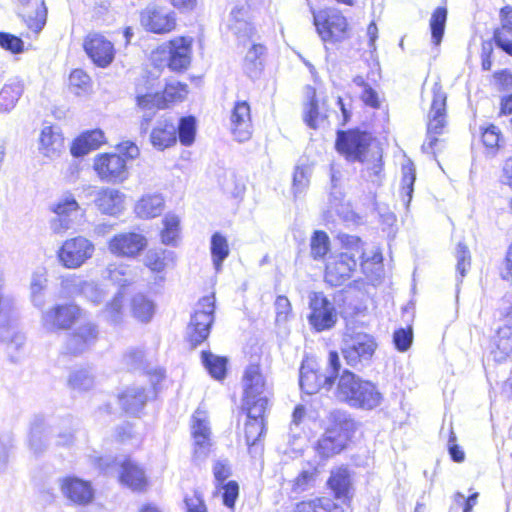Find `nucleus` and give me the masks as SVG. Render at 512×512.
Returning <instances> with one entry per match:
<instances>
[{
    "instance_id": "13d9d810",
    "label": "nucleus",
    "mask_w": 512,
    "mask_h": 512,
    "mask_svg": "<svg viewBox=\"0 0 512 512\" xmlns=\"http://www.w3.org/2000/svg\"><path fill=\"white\" fill-rule=\"evenodd\" d=\"M244 406L247 410V419H264L268 408V396H260L254 399L244 398Z\"/></svg>"
},
{
    "instance_id": "20e7f679",
    "label": "nucleus",
    "mask_w": 512,
    "mask_h": 512,
    "mask_svg": "<svg viewBox=\"0 0 512 512\" xmlns=\"http://www.w3.org/2000/svg\"><path fill=\"white\" fill-rule=\"evenodd\" d=\"M341 370L339 354L336 351H330L328 356V373L322 374L310 368L307 364H302L299 371V384L302 391L308 395L317 393L321 388L329 391Z\"/></svg>"
},
{
    "instance_id": "a19ab883",
    "label": "nucleus",
    "mask_w": 512,
    "mask_h": 512,
    "mask_svg": "<svg viewBox=\"0 0 512 512\" xmlns=\"http://www.w3.org/2000/svg\"><path fill=\"white\" fill-rule=\"evenodd\" d=\"M105 277L120 287L128 286L135 281L133 269L122 263L109 264L105 270Z\"/></svg>"
},
{
    "instance_id": "a211bd4d",
    "label": "nucleus",
    "mask_w": 512,
    "mask_h": 512,
    "mask_svg": "<svg viewBox=\"0 0 512 512\" xmlns=\"http://www.w3.org/2000/svg\"><path fill=\"white\" fill-rule=\"evenodd\" d=\"M192 436L194 439V461H204L210 452V427L204 412L197 410L192 417Z\"/></svg>"
},
{
    "instance_id": "f257e3e1",
    "label": "nucleus",
    "mask_w": 512,
    "mask_h": 512,
    "mask_svg": "<svg viewBox=\"0 0 512 512\" xmlns=\"http://www.w3.org/2000/svg\"><path fill=\"white\" fill-rule=\"evenodd\" d=\"M338 377L335 396L339 401L350 407L365 410H371L380 405L382 394L374 383L363 380L346 369Z\"/></svg>"
},
{
    "instance_id": "423d86ee",
    "label": "nucleus",
    "mask_w": 512,
    "mask_h": 512,
    "mask_svg": "<svg viewBox=\"0 0 512 512\" xmlns=\"http://www.w3.org/2000/svg\"><path fill=\"white\" fill-rule=\"evenodd\" d=\"M214 302V296L203 297L191 316L187 327V339L192 347L204 342L210 334V328L214 321Z\"/></svg>"
},
{
    "instance_id": "6ab92c4d",
    "label": "nucleus",
    "mask_w": 512,
    "mask_h": 512,
    "mask_svg": "<svg viewBox=\"0 0 512 512\" xmlns=\"http://www.w3.org/2000/svg\"><path fill=\"white\" fill-rule=\"evenodd\" d=\"M141 25L156 34L168 33L174 29L176 19L173 12L156 6H148L141 12Z\"/></svg>"
},
{
    "instance_id": "39448f33",
    "label": "nucleus",
    "mask_w": 512,
    "mask_h": 512,
    "mask_svg": "<svg viewBox=\"0 0 512 512\" xmlns=\"http://www.w3.org/2000/svg\"><path fill=\"white\" fill-rule=\"evenodd\" d=\"M446 93L437 84L433 87V99L428 115L427 136L422 144L424 153H435V147L439 142L438 135L444 133L446 126Z\"/></svg>"
},
{
    "instance_id": "4c0bfd02",
    "label": "nucleus",
    "mask_w": 512,
    "mask_h": 512,
    "mask_svg": "<svg viewBox=\"0 0 512 512\" xmlns=\"http://www.w3.org/2000/svg\"><path fill=\"white\" fill-rule=\"evenodd\" d=\"M174 263V252L166 249H150L147 251L144 264L152 272L162 273L170 264Z\"/></svg>"
},
{
    "instance_id": "4be33fe9",
    "label": "nucleus",
    "mask_w": 512,
    "mask_h": 512,
    "mask_svg": "<svg viewBox=\"0 0 512 512\" xmlns=\"http://www.w3.org/2000/svg\"><path fill=\"white\" fill-rule=\"evenodd\" d=\"M231 132L239 142H245L252 136L251 109L247 101H237L230 116Z\"/></svg>"
},
{
    "instance_id": "473e14b6",
    "label": "nucleus",
    "mask_w": 512,
    "mask_h": 512,
    "mask_svg": "<svg viewBox=\"0 0 512 512\" xmlns=\"http://www.w3.org/2000/svg\"><path fill=\"white\" fill-rule=\"evenodd\" d=\"M265 432V419H247L245 423V440L248 446L249 454L252 457L260 455L263 447L260 443Z\"/></svg>"
},
{
    "instance_id": "72a5a7b5",
    "label": "nucleus",
    "mask_w": 512,
    "mask_h": 512,
    "mask_svg": "<svg viewBox=\"0 0 512 512\" xmlns=\"http://www.w3.org/2000/svg\"><path fill=\"white\" fill-rule=\"evenodd\" d=\"M123 410L130 415H137L147 401V395L143 387L127 388L118 397Z\"/></svg>"
},
{
    "instance_id": "6e6d98bb",
    "label": "nucleus",
    "mask_w": 512,
    "mask_h": 512,
    "mask_svg": "<svg viewBox=\"0 0 512 512\" xmlns=\"http://www.w3.org/2000/svg\"><path fill=\"white\" fill-rule=\"evenodd\" d=\"M80 206L72 194L63 195L55 204L51 206L55 215L73 218L78 214Z\"/></svg>"
},
{
    "instance_id": "37998d69",
    "label": "nucleus",
    "mask_w": 512,
    "mask_h": 512,
    "mask_svg": "<svg viewBox=\"0 0 512 512\" xmlns=\"http://www.w3.org/2000/svg\"><path fill=\"white\" fill-rule=\"evenodd\" d=\"M318 470L312 465L302 468L298 475L291 481V492L300 494L314 488Z\"/></svg>"
},
{
    "instance_id": "f704fd0d",
    "label": "nucleus",
    "mask_w": 512,
    "mask_h": 512,
    "mask_svg": "<svg viewBox=\"0 0 512 512\" xmlns=\"http://www.w3.org/2000/svg\"><path fill=\"white\" fill-rule=\"evenodd\" d=\"M501 27L494 32L496 45L512 55V8L507 7L501 10Z\"/></svg>"
},
{
    "instance_id": "c85d7f7f",
    "label": "nucleus",
    "mask_w": 512,
    "mask_h": 512,
    "mask_svg": "<svg viewBox=\"0 0 512 512\" xmlns=\"http://www.w3.org/2000/svg\"><path fill=\"white\" fill-rule=\"evenodd\" d=\"M244 398L254 399L260 396H267L264 378L260 373L259 366L250 365L243 376Z\"/></svg>"
},
{
    "instance_id": "774afa93",
    "label": "nucleus",
    "mask_w": 512,
    "mask_h": 512,
    "mask_svg": "<svg viewBox=\"0 0 512 512\" xmlns=\"http://www.w3.org/2000/svg\"><path fill=\"white\" fill-rule=\"evenodd\" d=\"M413 341V332L409 328H399L393 334V342L396 349L400 352L407 351Z\"/></svg>"
},
{
    "instance_id": "3c124183",
    "label": "nucleus",
    "mask_w": 512,
    "mask_h": 512,
    "mask_svg": "<svg viewBox=\"0 0 512 512\" xmlns=\"http://www.w3.org/2000/svg\"><path fill=\"white\" fill-rule=\"evenodd\" d=\"M330 250V239L326 232L316 230L310 240V254L314 260H322Z\"/></svg>"
},
{
    "instance_id": "c756f323",
    "label": "nucleus",
    "mask_w": 512,
    "mask_h": 512,
    "mask_svg": "<svg viewBox=\"0 0 512 512\" xmlns=\"http://www.w3.org/2000/svg\"><path fill=\"white\" fill-rule=\"evenodd\" d=\"M18 14L27 28L35 34L44 28L47 21V8L44 0H40V3L36 1L35 7L21 8Z\"/></svg>"
},
{
    "instance_id": "7ed1b4c3",
    "label": "nucleus",
    "mask_w": 512,
    "mask_h": 512,
    "mask_svg": "<svg viewBox=\"0 0 512 512\" xmlns=\"http://www.w3.org/2000/svg\"><path fill=\"white\" fill-rule=\"evenodd\" d=\"M97 467L106 475L117 474L120 482L133 491H143L147 486L145 471L129 458L118 460L111 456L100 457Z\"/></svg>"
},
{
    "instance_id": "79ce46f5",
    "label": "nucleus",
    "mask_w": 512,
    "mask_h": 512,
    "mask_svg": "<svg viewBox=\"0 0 512 512\" xmlns=\"http://www.w3.org/2000/svg\"><path fill=\"white\" fill-rule=\"evenodd\" d=\"M328 485L334 492L336 498L340 499L346 497L351 486L349 470L344 467L333 470L328 479Z\"/></svg>"
},
{
    "instance_id": "393cba45",
    "label": "nucleus",
    "mask_w": 512,
    "mask_h": 512,
    "mask_svg": "<svg viewBox=\"0 0 512 512\" xmlns=\"http://www.w3.org/2000/svg\"><path fill=\"white\" fill-rule=\"evenodd\" d=\"M18 307L16 299L10 294H0V341L10 337L13 325H16Z\"/></svg>"
},
{
    "instance_id": "f3484780",
    "label": "nucleus",
    "mask_w": 512,
    "mask_h": 512,
    "mask_svg": "<svg viewBox=\"0 0 512 512\" xmlns=\"http://www.w3.org/2000/svg\"><path fill=\"white\" fill-rule=\"evenodd\" d=\"M146 246V237L135 232L116 234L108 242V249L112 254L125 258L138 256Z\"/></svg>"
},
{
    "instance_id": "c03bdc74",
    "label": "nucleus",
    "mask_w": 512,
    "mask_h": 512,
    "mask_svg": "<svg viewBox=\"0 0 512 512\" xmlns=\"http://www.w3.org/2000/svg\"><path fill=\"white\" fill-rule=\"evenodd\" d=\"M201 360L205 369L213 378L221 380L226 376V357L215 355L210 351H202Z\"/></svg>"
},
{
    "instance_id": "69168bd1",
    "label": "nucleus",
    "mask_w": 512,
    "mask_h": 512,
    "mask_svg": "<svg viewBox=\"0 0 512 512\" xmlns=\"http://www.w3.org/2000/svg\"><path fill=\"white\" fill-rule=\"evenodd\" d=\"M344 252L354 253L355 259L364 255V243L355 235L344 234L340 236Z\"/></svg>"
},
{
    "instance_id": "b1692460",
    "label": "nucleus",
    "mask_w": 512,
    "mask_h": 512,
    "mask_svg": "<svg viewBox=\"0 0 512 512\" xmlns=\"http://www.w3.org/2000/svg\"><path fill=\"white\" fill-rule=\"evenodd\" d=\"M228 27L240 42L245 44L252 39L255 29L248 21V8L245 5L235 6L231 10Z\"/></svg>"
},
{
    "instance_id": "49530a36",
    "label": "nucleus",
    "mask_w": 512,
    "mask_h": 512,
    "mask_svg": "<svg viewBox=\"0 0 512 512\" xmlns=\"http://www.w3.org/2000/svg\"><path fill=\"white\" fill-rule=\"evenodd\" d=\"M416 169L412 162L402 165L401 196L406 207L409 206L414 192Z\"/></svg>"
},
{
    "instance_id": "4468645a",
    "label": "nucleus",
    "mask_w": 512,
    "mask_h": 512,
    "mask_svg": "<svg viewBox=\"0 0 512 512\" xmlns=\"http://www.w3.org/2000/svg\"><path fill=\"white\" fill-rule=\"evenodd\" d=\"M81 317V309L75 304H57L43 312L41 322L49 332L67 330Z\"/></svg>"
},
{
    "instance_id": "c9c22d12",
    "label": "nucleus",
    "mask_w": 512,
    "mask_h": 512,
    "mask_svg": "<svg viewBox=\"0 0 512 512\" xmlns=\"http://www.w3.org/2000/svg\"><path fill=\"white\" fill-rule=\"evenodd\" d=\"M49 430L42 417H35L31 423L29 447L35 455L42 454L47 448Z\"/></svg>"
},
{
    "instance_id": "bb28decb",
    "label": "nucleus",
    "mask_w": 512,
    "mask_h": 512,
    "mask_svg": "<svg viewBox=\"0 0 512 512\" xmlns=\"http://www.w3.org/2000/svg\"><path fill=\"white\" fill-rule=\"evenodd\" d=\"M61 489L68 499L77 504H88L94 497L90 483L79 478H65L62 482Z\"/></svg>"
},
{
    "instance_id": "a18cd8bd",
    "label": "nucleus",
    "mask_w": 512,
    "mask_h": 512,
    "mask_svg": "<svg viewBox=\"0 0 512 512\" xmlns=\"http://www.w3.org/2000/svg\"><path fill=\"white\" fill-rule=\"evenodd\" d=\"M95 377L93 373L86 369L81 368L74 370L70 373L68 378V385L72 390L78 392L89 391L94 387Z\"/></svg>"
},
{
    "instance_id": "1a4fd4ad",
    "label": "nucleus",
    "mask_w": 512,
    "mask_h": 512,
    "mask_svg": "<svg viewBox=\"0 0 512 512\" xmlns=\"http://www.w3.org/2000/svg\"><path fill=\"white\" fill-rule=\"evenodd\" d=\"M93 168L101 181L106 183H122L129 176L126 159L116 153L97 155Z\"/></svg>"
},
{
    "instance_id": "a878e982",
    "label": "nucleus",
    "mask_w": 512,
    "mask_h": 512,
    "mask_svg": "<svg viewBox=\"0 0 512 512\" xmlns=\"http://www.w3.org/2000/svg\"><path fill=\"white\" fill-rule=\"evenodd\" d=\"M63 149L64 138L60 131L52 126H45L39 136V153L46 158L55 159Z\"/></svg>"
},
{
    "instance_id": "f8f14e48",
    "label": "nucleus",
    "mask_w": 512,
    "mask_h": 512,
    "mask_svg": "<svg viewBox=\"0 0 512 512\" xmlns=\"http://www.w3.org/2000/svg\"><path fill=\"white\" fill-rule=\"evenodd\" d=\"M187 85L180 82H168L162 93H147L136 97L141 109H165L170 104L182 101L188 93Z\"/></svg>"
},
{
    "instance_id": "603ef678",
    "label": "nucleus",
    "mask_w": 512,
    "mask_h": 512,
    "mask_svg": "<svg viewBox=\"0 0 512 512\" xmlns=\"http://www.w3.org/2000/svg\"><path fill=\"white\" fill-rule=\"evenodd\" d=\"M265 52V47L261 44H253L245 56V71L250 78L258 76L262 69L260 56Z\"/></svg>"
},
{
    "instance_id": "052dcab7",
    "label": "nucleus",
    "mask_w": 512,
    "mask_h": 512,
    "mask_svg": "<svg viewBox=\"0 0 512 512\" xmlns=\"http://www.w3.org/2000/svg\"><path fill=\"white\" fill-rule=\"evenodd\" d=\"M311 170L309 167L297 166L293 174V192L297 197L309 186Z\"/></svg>"
},
{
    "instance_id": "5fc2aeb1",
    "label": "nucleus",
    "mask_w": 512,
    "mask_h": 512,
    "mask_svg": "<svg viewBox=\"0 0 512 512\" xmlns=\"http://www.w3.org/2000/svg\"><path fill=\"white\" fill-rule=\"evenodd\" d=\"M176 128L180 143L184 146L192 145L196 134V119L193 116L182 117Z\"/></svg>"
},
{
    "instance_id": "0e129e2a",
    "label": "nucleus",
    "mask_w": 512,
    "mask_h": 512,
    "mask_svg": "<svg viewBox=\"0 0 512 512\" xmlns=\"http://www.w3.org/2000/svg\"><path fill=\"white\" fill-rule=\"evenodd\" d=\"M0 46L13 54H19L24 51L22 39L7 32H0Z\"/></svg>"
},
{
    "instance_id": "4d7b16f0",
    "label": "nucleus",
    "mask_w": 512,
    "mask_h": 512,
    "mask_svg": "<svg viewBox=\"0 0 512 512\" xmlns=\"http://www.w3.org/2000/svg\"><path fill=\"white\" fill-rule=\"evenodd\" d=\"M456 258V272L458 274L457 280L461 279L466 275L467 271L471 267V254L466 244L459 242L455 249Z\"/></svg>"
},
{
    "instance_id": "7c9ffc66",
    "label": "nucleus",
    "mask_w": 512,
    "mask_h": 512,
    "mask_svg": "<svg viewBox=\"0 0 512 512\" xmlns=\"http://www.w3.org/2000/svg\"><path fill=\"white\" fill-rule=\"evenodd\" d=\"M503 325L497 329V348L506 356L512 355V304L501 309Z\"/></svg>"
},
{
    "instance_id": "6e6552de",
    "label": "nucleus",
    "mask_w": 512,
    "mask_h": 512,
    "mask_svg": "<svg viewBox=\"0 0 512 512\" xmlns=\"http://www.w3.org/2000/svg\"><path fill=\"white\" fill-rule=\"evenodd\" d=\"M309 308L311 313L308 321L316 331L334 327L337 321L335 306L322 292H312L309 295Z\"/></svg>"
},
{
    "instance_id": "ea45409f",
    "label": "nucleus",
    "mask_w": 512,
    "mask_h": 512,
    "mask_svg": "<svg viewBox=\"0 0 512 512\" xmlns=\"http://www.w3.org/2000/svg\"><path fill=\"white\" fill-rule=\"evenodd\" d=\"M210 253L215 270L220 272L223 262L229 256L230 250L226 237L219 232H215L211 236Z\"/></svg>"
},
{
    "instance_id": "338daca9",
    "label": "nucleus",
    "mask_w": 512,
    "mask_h": 512,
    "mask_svg": "<svg viewBox=\"0 0 512 512\" xmlns=\"http://www.w3.org/2000/svg\"><path fill=\"white\" fill-rule=\"evenodd\" d=\"M123 364L128 370H139L143 367L144 352L141 349H128L123 355Z\"/></svg>"
},
{
    "instance_id": "412c9836",
    "label": "nucleus",
    "mask_w": 512,
    "mask_h": 512,
    "mask_svg": "<svg viewBox=\"0 0 512 512\" xmlns=\"http://www.w3.org/2000/svg\"><path fill=\"white\" fill-rule=\"evenodd\" d=\"M176 121V118L169 114H164L157 119L150 133V143L155 149L163 151L176 144Z\"/></svg>"
},
{
    "instance_id": "bf43d9fd",
    "label": "nucleus",
    "mask_w": 512,
    "mask_h": 512,
    "mask_svg": "<svg viewBox=\"0 0 512 512\" xmlns=\"http://www.w3.org/2000/svg\"><path fill=\"white\" fill-rule=\"evenodd\" d=\"M124 296L121 291L115 294L112 301L107 304L103 311L105 318L113 323L118 324L122 319V308H123Z\"/></svg>"
},
{
    "instance_id": "2eb2a0df",
    "label": "nucleus",
    "mask_w": 512,
    "mask_h": 512,
    "mask_svg": "<svg viewBox=\"0 0 512 512\" xmlns=\"http://www.w3.org/2000/svg\"><path fill=\"white\" fill-rule=\"evenodd\" d=\"M82 195L94 202L103 214L116 215L124 208L125 195L117 189L87 186Z\"/></svg>"
},
{
    "instance_id": "8fccbe9b",
    "label": "nucleus",
    "mask_w": 512,
    "mask_h": 512,
    "mask_svg": "<svg viewBox=\"0 0 512 512\" xmlns=\"http://www.w3.org/2000/svg\"><path fill=\"white\" fill-rule=\"evenodd\" d=\"M23 93L20 82L5 85L0 91V111H10Z\"/></svg>"
},
{
    "instance_id": "9b49d317",
    "label": "nucleus",
    "mask_w": 512,
    "mask_h": 512,
    "mask_svg": "<svg viewBox=\"0 0 512 512\" xmlns=\"http://www.w3.org/2000/svg\"><path fill=\"white\" fill-rule=\"evenodd\" d=\"M170 70L180 72L186 70L191 63L192 39L177 37L159 47Z\"/></svg>"
},
{
    "instance_id": "cd10ccee",
    "label": "nucleus",
    "mask_w": 512,
    "mask_h": 512,
    "mask_svg": "<svg viewBox=\"0 0 512 512\" xmlns=\"http://www.w3.org/2000/svg\"><path fill=\"white\" fill-rule=\"evenodd\" d=\"M105 142L102 130L87 131L74 140L71 146V154L74 157H82L90 151L98 149Z\"/></svg>"
},
{
    "instance_id": "de8ad7c7",
    "label": "nucleus",
    "mask_w": 512,
    "mask_h": 512,
    "mask_svg": "<svg viewBox=\"0 0 512 512\" xmlns=\"http://www.w3.org/2000/svg\"><path fill=\"white\" fill-rule=\"evenodd\" d=\"M155 311L153 301L142 294L135 295L132 299V312L135 318L147 323L151 320Z\"/></svg>"
},
{
    "instance_id": "680f3d73",
    "label": "nucleus",
    "mask_w": 512,
    "mask_h": 512,
    "mask_svg": "<svg viewBox=\"0 0 512 512\" xmlns=\"http://www.w3.org/2000/svg\"><path fill=\"white\" fill-rule=\"evenodd\" d=\"M81 294L90 302L98 305L106 296V292L95 282H83L80 287Z\"/></svg>"
},
{
    "instance_id": "09e8293b",
    "label": "nucleus",
    "mask_w": 512,
    "mask_h": 512,
    "mask_svg": "<svg viewBox=\"0 0 512 512\" xmlns=\"http://www.w3.org/2000/svg\"><path fill=\"white\" fill-rule=\"evenodd\" d=\"M447 21V9L437 7L430 19L431 38L434 45L438 46L443 38Z\"/></svg>"
},
{
    "instance_id": "e433bc0d",
    "label": "nucleus",
    "mask_w": 512,
    "mask_h": 512,
    "mask_svg": "<svg viewBox=\"0 0 512 512\" xmlns=\"http://www.w3.org/2000/svg\"><path fill=\"white\" fill-rule=\"evenodd\" d=\"M164 209V199L160 194L144 195L135 206V212L140 218H155Z\"/></svg>"
},
{
    "instance_id": "5701e85b",
    "label": "nucleus",
    "mask_w": 512,
    "mask_h": 512,
    "mask_svg": "<svg viewBox=\"0 0 512 512\" xmlns=\"http://www.w3.org/2000/svg\"><path fill=\"white\" fill-rule=\"evenodd\" d=\"M98 338V328L91 322L78 326L67 338L66 351L72 355H79L95 344Z\"/></svg>"
},
{
    "instance_id": "864d4df0",
    "label": "nucleus",
    "mask_w": 512,
    "mask_h": 512,
    "mask_svg": "<svg viewBox=\"0 0 512 512\" xmlns=\"http://www.w3.org/2000/svg\"><path fill=\"white\" fill-rule=\"evenodd\" d=\"M164 228L161 232V240L166 245H175L180 232V219L175 214H166L163 218Z\"/></svg>"
},
{
    "instance_id": "dca6fc26",
    "label": "nucleus",
    "mask_w": 512,
    "mask_h": 512,
    "mask_svg": "<svg viewBox=\"0 0 512 512\" xmlns=\"http://www.w3.org/2000/svg\"><path fill=\"white\" fill-rule=\"evenodd\" d=\"M83 49L92 62L101 68L108 67L115 58L114 44L98 32H91L84 38Z\"/></svg>"
},
{
    "instance_id": "2f4dec72",
    "label": "nucleus",
    "mask_w": 512,
    "mask_h": 512,
    "mask_svg": "<svg viewBox=\"0 0 512 512\" xmlns=\"http://www.w3.org/2000/svg\"><path fill=\"white\" fill-rule=\"evenodd\" d=\"M346 446V436L337 430H327L319 439L317 450L324 458L340 453Z\"/></svg>"
},
{
    "instance_id": "f03ea898",
    "label": "nucleus",
    "mask_w": 512,
    "mask_h": 512,
    "mask_svg": "<svg viewBox=\"0 0 512 512\" xmlns=\"http://www.w3.org/2000/svg\"><path fill=\"white\" fill-rule=\"evenodd\" d=\"M377 347L372 335L348 328L343 333L340 349L346 364L360 370L371 364Z\"/></svg>"
},
{
    "instance_id": "aec40b11",
    "label": "nucleus",
    "mask_w": 512,
    "mask_h": 512,
    "mask_svg": "<svg viewBox=\"0 0 512 512\" xmlns=\"http://www.w3.org/2000/svg\"><path fill=\"white\" fill-rule=\"evenodd\" d=\"M356 266L355 254L342 252L326 265L325 281L331 286H340L351 277Z\"/></svg>"
},
{
    "instance_id": "9d476101",
    "label": "nucleus",
    "mask_w": 512,
    "mask_h": 512,
    "mask_svg": "<svg viewBox=\"0 0 512 512\" xmlns=\"http://www.w3.org/2000/svg\"><path fill=\"white\" fill-rule=\"evenodd\" d=\"M94 250L90 240L77 236L63 243L58 252V258L64 267L76 269L92 257Z\"/></svg>"
},
{
    "instance_id": "ddd939ff",
    "label": "nucleus",
    "mask_w": 512,
    "mask_h": 512,
    "mask_svg": "<svg viewBox=\"0 0 512 512\" xmlns=\"http://www.w3.org/2000/svg\"><path fill=\"white\" fill-rule=\"evenodd\" d=\"M316 30L324 42H336L344 38L346 18L336 10H322L314 13Z\"/></svg>"
},
{
    "instance_id": "0eeeda50",
    "label": "nucleus",
    "mask_w": 512,
    "mask_h": 512,
    "mask_svg": "<svg viewBox=\"0 0 512 512\" xmlns=\"http://www.w3.org/2000/svg\"><path fill=\"white\" fill-rule=\"evenodd\" d=\"M368 132L359 129L339 130L335 142L336 150L350 162H364V155L371 144Z\"/></svg>"
},
{
    "instance_id": "58836bf2",
    "label": "nucleus",
    "mask_w": 512,
    "mask_h": 512,
    "mask_svg": "<svg viewBox=\"0 0 512 512\" xmlns=\"http://www.w3.org/2000/svg\"><path fill=\"white\" fill-rule=\"evenodd\" d=\"M360 267L362 272L371 280L380 277L382 272V253L378 248L373 249L369 253L364 249V255L359 256Z\"/></svg>"
},
{
    "instance_id": "e2e57ef3",
    "label": "nucleus",
    "mask_w": 512,
    "mask_h": 512,
    "mask_svg": "<svg viewBox=\"0 0 512 512\" xmlns=\"http://www.w3.org/2000/svg\"><path fill=\"white\" fill-rule=\"evenodd\" d=\"M312 96L310 101L307 103L304 111V121L305 123L312 129H316L318 127V122L322 119V116L319 112V107L317 100L315 99V91H311Z\"/></svg>"
}]
</instances>
